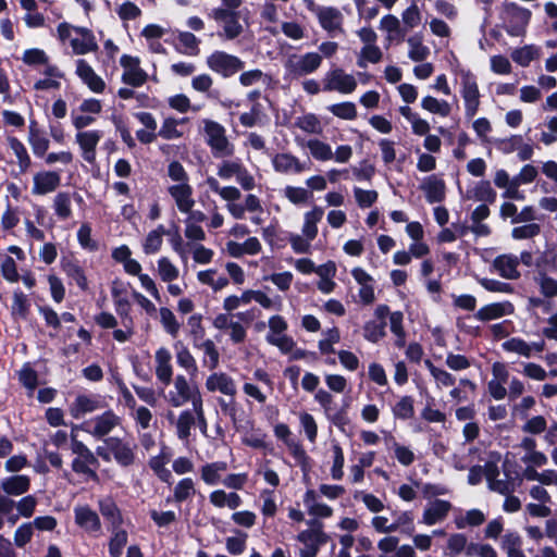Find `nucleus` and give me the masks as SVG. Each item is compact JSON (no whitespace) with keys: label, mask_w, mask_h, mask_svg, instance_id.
Wrapping results in <instances>:
<instances>
[{"label":"nucleus","mask_w":557,"mask_h":557,"mask_svg":"<svg viewBox=\"0 0 557 557\" xmlns=\"http://www.w3.org/2000/svg\"><path fill=\"white\" fill-rule=\"evenodd\" d=\"M173 381V388L164 394V400L174 408L191 404L195 413L202 419V396L199 387L189 382L183 374H177Z\"/></svg>","instance_id":"obj_1"},{"label":"nucleus","mask_w":557,"mask_h":557,"mask_svg":"<svg viewBox=\"0 0 557 557\" xmlns=\"http://www.w3.org/2000/svg\"><path fill=\"white\" fill-rule=\"evenodd\" d=\"M455 84L463 101L465 115L469 119L473 117L481 104V91L479 88L476 75L469 69L456 67L454 70Z\"/></svg>","instance_id":"obj_2"},{"label":"nucleus","mask_w":557,"mask_h":557,"mask_svg":"<svg viewBox=\"0 0 557 557\" xmlns=\"http://www.w3.org/2000/svg\"><path fill=\"white\" fill-rule=\"evenodd\" d=\"M322 65V55L315 51L290 53L283 61L284 78L296 81L314 74Z\"/></svg>","instance_id":"obj_3"},{"label":"nucleus","mask_w":557,"mask_h":557,"mask_svg":"<svg viewBox=\"0 0 557 557\" xmlns=\"http://www.w3.org/2000/svg\"><path fill=\"white\" fill-rule=\"evenodd\" d=\"M205 141L214 158H230L234 154L235 146L227 138L226 128L209 119L202 120Z\"/></svg>","instance_id":"obj_4"},{"label":"nucleus","mask_w":557,"mask_h":557,"mask_svg":"<svg viewBox=\"0 0 557 557\" xmlns=\"http://www.w3.org/2000/svg\"><path fill=\"white\" fill-rule=\"evenodd\" d=\"M531 18V11L515 2H505L500 10L503 28L510 36H521Z\"/></svg>","instance_id":"obj_5"},{"label":"nucleus","mask_w":557,"mask_h":557,"mask_svg":"<svg viewBox=\"0 0 557 557\" xmlns=\"http://www.w3.org/2000/svg\"><path fill=\"white\" fill-rule=\"evenodd\" d=\"M307 529L298 533L297 541L304 545L299 550V557H317L320 547L327 542V536L323 532V524L318 520H310Z\"/></svg>","instance_id":"obj_6"},{"label":"nucleus","mask_w":557,"mask_h":557,"mask_svg":"<svg viewBox=\"0 0 557 557\" xmlns=\"http://www.w3.org/2000/svg\"><path fill=\"white\" fill-rule=\"evenodd\" d=\"M206 64L212 72L228 78L240 72L245 62L234 54L215 50L207 57Z\"/></svg>","instance_id":"obj_7"},{"label":"nucleus","mask_w":557,"mask_h":557,"mask_svg":"<svg viewBox=\"0 0 557 557\" xmlns=\"http://www.w3.org/2000/svg\"><path fill=\"white\" fill-rule=\"evenodd\" d=\"M323 91H336L342 95L352 94L358 82L352 74L346 73L342 67H335L327 71L322 79Z\"/></svg>","instance_id":"obj_8"},{"label":"nucleus","mask_w":557,"mask_h":557,"mask_svg":"<svg viewBox=\"0 0 557 557\" xmlns=\"http://www.w3.org/2000/svg\"><path fill=\"white\" fill-rule=\"evenodd\" d=\"M104 445L112 454L113 459L121 467H129L135 461L136 444L120 437H109L104 441Z\"/></svg>","instance_id":"obj_9"},{"label":"nucleus","mask_w":557,"mask_h":557,"mask_svg":"<svg viewBox=\"0 0 557 557\" xmlns=\"http://www.w3.org/2000/svg\"><path fill=\"white\" fill-rule=\"evenodd\" d=\"M120 64L123 67L122 82L124 84L132 87H140L147 82L149 76L140 67L139 58L123 54L120 59Z\"/></svg>","instance_id":"obj_10"},{"label":"nucleus","mask_w":557,"mask_h":557,"mask_svg":"<svg viewBox=\"0 0 557 557\" xmlns=\"http://www.w3.org/2000/svg\"><path fill=\"white\" fill-rule=\"evenodd\" d=\"M103 134L98 129L82 131L75 134V143L77 144L83 160L89 164L96 162L97 146L99 145Z\"/></svg>","instance_id":"obj_11"},{"label":"nucleus","mask_w":557,"mask_h":557,"mask_svg":"<svg viewBox=\"0 0 557 557\" xmlns=\"http://www.w3.org/2000/svg\"><path fill=\"white\" fill-rule=\"evenodd\" d=\"M106 407L104 399L98 394H81L71 403L69 410L74 419H81L88 413Z\"/></svg>","instance_id":"obj_12"},{"label":"nucleus","mask_w":557,"mask_h":557,"mask_svg":"<svg viewBox=\"0 0 557 557\" xmlns=\"http://www.w3.org/2000/svg\"><path fill=\"white\" fill-rule=\"evenodd\" d=\"M75 523L86 533L98 536L102 531V523L96 510L88 505L74 507Z\"/></svg>","instance_id":"obj_13"},{"label":"nucleus","mask_w":557,"mask_h":557,"mask_svg":"<svg viewBox=\"0 0 557 557\" xmlns=\"http://www.w3.org/2000/svg\"><path fill=\"white\" fill-rule=\"evenodd\" d=\"M271 163L273 170L283 175H298L309 169L306 162L290 152L274 153Z\"/></svg>","instance_id":"obj_14"},{"label":"nucleus","mask_w":557,"mask_h":557,"mask_svg":"<svg viewBox=\"0 0 557 557\" xmlns=\"http://www.w3.org/2000/svg\"><path fill=\"white\" fill-rule=\"evenodd\" d=\"M122 419L112 410L104 411L85 423V430L95 437H103L119 426Z\"/></svg>","instance_id":"obj_15"},{"label":"nucleus","mask_w":557,"mask_h":557,"mask_svg":"<svg viewBox=\"0 0 557 557\" xmlns=\"http://www.w3.org/2000/svg\"><path fill=\"white\" fill-rule=\"evenodd\" d=\"M317 18L321 28L331 37L344 34V15L339 9L324 5L318 10Z\"/></svg>","instance_id":"obj_16"},{"label":"nucleus","mask_w":557,"mask_h":557,"mask_svg":"<svg viewBox=\"0 0 557 557\" xmlns=\"http://www.w3.org/2000/svg\"><path fill=\"white\" fill-rule=\"evenodd\" d=\"M451 509L453 504L450 502L435 498L425 505L419 523L426 527L442 523L446 520Z\"/></svg>","instance_id":"obj_17"},{"label":"nucleus","mask_w":557,"mask_h":557,"mask_svg":"<svg viewBox=\"0 0 557 557\" xmlns=\"http://www.w3.org/2000/svg\"><path fill=\"white\" fill-rule=\"evenodd\" d=\"M209 16L221 25L222 32L220 33V36L227 40L237 38L244 32V27L239 22V13L211 11Z\"/></svg>","instance_id":"obj_18"},{"label":"nucleus","mask_w":557,"mask_h":557,"mask_svg":"<svg viewBox=\"0 0 557 557\" xmlns=\"http://www.w3.org/2000/svg\"><path fill=\"white\" fill-rule=\"evenodd\" d=\"M205 387L209 393H220L234 398L237 394L235 380L225 372H212L205 381Z\"/></svg>","instance_id":"obj_19"},{"label":"nucleus","mask_w":557,"mask_h":557,"mask_svg":"<svg viewBox=\"0 0 557 557\" xmlns=\"http://www.w3.org/2000/svg\"><path fill=\"white\" fill-rule=\"evenodd\" d=\"M61 185V174L58 171L44 170L34 174L32 194L45 196L53 193Z\"/></svg>","instance_id":"obj_20"},{"label":"nucleus","mask_w":557,"mask_h":557,"mask_svg":"<svg viewBox=\"0 0 557 557\" xmlns=\"http://www.w3.org/2000/svg\"><path fill=\"white\" fill-rule=\"evenodd\" d=\"M75 36L71 38V47L74 54L84 55L96 52L99 49L94 33L86 27H75Z\"/></svg>","instance_id":"obj_21"},{"label":"nucleus","mask_w":557,"mask_h":557,"mask_svg":"<svg viewBox=\"0 0 557 557\" xmlns=\"http://www.w3.org/2000/svg\"><path fill=\"white\" fill-rule=\"evenodd\" d=\"M75 74L95 94H102L106 89L104 81L95 72L84 59L75 61Z\"/></svg>","instance_id":"obj_22"},{"label":"nucleus","mask_w":557,"mask_h":557,"mask_svg":"<svg viewBox=\"0 0 557 557\" xmlns=\"http://www.w3.org/2000/svg\"><path fill=\"white\" fill-rule=\"evenodd\" d=\"M515 313V306L508 300L499 302H491L482 306L473 315L481 322H490L492 320L502 319Z\"/></svg>","instance_id":"obj_23"},{"label":"nucleus","mask_w":557,"mask_h":557,"mask_svg":"<svg viewBox=\"0 0 557 557\" xmlns=\"http://www.w3.org/2000/svg\"><path fill=\"white\" fill-rule=\"evenodd\" d=\"M156 377L163 385H169L173 377L172 354L166 347H160L154 352Z\"/></svg>","instance_id":"obj_24"},{"label":"nucleus","mask_w":557,"mask_h":557,"mask_svg":"<svg viewBox=\"0 0 557 557\" xmlns=\"http://www.w3.org/2000/svg\"><path fill=\"white\" fill-rule=\"evenodd\" d=\"M518 256L512 253L499 255L492 263L494 271L505 280H518L520 277L521 274L518 270Z\"/></svg>","instance_id":"obj_25"},{"label":"nucleus","mask_w":557,"mask_h":557,"mask_svg":"<svg viewBox=\"0 0 557 557\" xmlns=\"http://www.w3.org/2000/svg\"><path fill=\"white\" fill-rule=\"evenodd\" d=\"M168 193L175 201L180 212H188L195 206L193 198V187L189 182L182 184H172L168 187Z\"/></svg>","instance_id":"obj_26"},{"label":"nucleus","mask_w":557,"mask_h":557,"mask_svg":"<svg viewBox=\"0 0 557 557\" xmlns=\"http://www.w3.org/2000/svg\"><path fill=\"white\" fill-rule=\"evenodd\" d=\"M304 504L309 516L315 519H327L333 516V508L320 499L319 494L313 490L306 491Z\"/></svg>","instance_id":"obj_27"},{"label":"nucleus","mask_w":557,"mask_h":557,"mask_svg":"<svg viewBox=\"0 0 557 557\" xmlns=\"http://www.w3.org/2000/svg\"><path fill=\"white\" fill-rule=\"evenodd\" d=\"M195 411L185 409L182 410L175 418L173 412L168 413V419L175 425V433L181 441H187L190 435V430L196 423Z\"/></svg>","instance_id":"obj_28"},{"label":"nucleus","mask_w":557,"mask_h":557,"mask_svg":"<svg viewBox=\"0 0 557 557\" xmlns=\"http://www.w3.org/2000/svg\"><path fill=\"white\" fill-rule=\"evenodd\" d=\"M425 199L430 203L441 202L445 198V182L437 175L426 176L421 184Z\"/></svg>","instance_id":"obj_29"},{"label":"nucleus","mask_w":557,"mask_h":557,"mask_svg":"<svg viewBox=\"0 0 557 557\" xmlns=\"http://www.w3.org/2000/svg\"><path fill=\"white\" fill-rule=\"evenodd\" d=\"M98 508L101 516L108 521L110 530L122 528L123 516L112 497L107 496L98 499Z\"/></svg>","instance_id":"obj_30"},{"label":"nucleus","mask_w":557,"mask_h":557,"mask_svg":"<svg viewBox=\"0 0 557 557\" xmlns=\"http://www.w3.org/2000/svg\"><path fill=\"white\" fill-rule=\"evenodd\" d=\"M99 465L98 459L94 455V453L85 454L83 456H77L72 461V470L77 474H83L86 479H89L94 482L99 481V476L95 471L94 467Z\"/></svg>","instance_id":"obj_31"},{"label":"nucleus","mask_w":557,"mask_h":557,"mask_svg":"<svg viewBox=\"0 0 557 557\" xmlns=\"http://www.w3.org/2000/svg\"><path fill=\"white\" fill-rule=\"evenodd\" d=\"M7 143L16 159L18 173H26L32 166V158L26 146L15 136H8Z\"/></svg>","instance_id":"obj_32"},{"label":"nucleus","mask_w":557,"mask_h":557,"mask_svg":"<svg viewBox=\"0 0 557 557\" xmlns=\"http://www.w3.org/2000/svg\"><path fill=\"white\" fill-rule=\"evenodd\" d=\"M76 198L77 201H82L83 198L77 194H70L69 191H60L53 197L52 208L54 214L59 220H67L72 216V199Z\"/></svg>","instance_id":"obj_33"},{"label":"nucleus","mask_w":557,"mask_h":557,"mask_svg":"<svg viewBox=\"0 0 557 557\" xmlns=\"http://www.w3.org/2000/svg\"><path fill=\"white\" fill-rule=\"evenodd\" d=\"M297 143L301 147H306L311 157L317 161L326 162L333 159L332 147L319 138H310L302 143L297 140Z\"/></svg>","instance_id":"obj_34"},{"label":"nucleus","mask_w":557,"mask_h":557,"mask_svg":"<svg viewBox=\"0 0 557 557\" xmlns=\"http://www.w3.org/2000/svg\"><path fill=\"white\" fill-rule=\"evenodd\" d=\"M30 479L27 475H12L1 481V490L9 496H20L28 492Z\"/></svg>","instance_id":"obj_35"},{"label":"nucleus","mask_w":557,"mask_h":557,"mask_svg":"<svg viewBox=\"0 0 557 557\" xmlns=\"http://www.w3.org/2000/svg\"><path fill=\"white\" fill-rule=\"evenodd\" d=\"M61 268L66 276L74 282L79 289L87 290L88 289V281L85 275L84 269L79 265L77 260L74 259H63L61 261Z\"/></svg>","instance_id":"obj_36"},{"label":"nucleus","mask_w":557,"mask_h":557,"mask_svg":"<svg viewBox=\"0 0 557 557\" xmlns=\"http://www.w3.org/2000/svg\"><path fill=\"white\" fill-rule=\"evenodd\" d=\"M465 197L468 200L493 203L496 200V191L492 188L490 182L480 181L467 190Z\"/></svg>","instance_id":"obj_37"},{"label":"nucleus","mask_w":557,"mask_h":557,"mask_svg":"<svg viewBox=\"0 0 557 557\" xmlns=\"http://www.w3.org/2000/svg\"><path fill=\"white\" fill-rule=\"evenodd\" d=\"M227 470L225 461L206 463L200 468V478L207 485L222 483V474Z\"/></svg>","instance_id":"obj_38"},{"label":"nucleus","mask_w":557,"mask_h":557,"mask_svg":"<svg viewBox=\"0 0 557 557\" xmlns=\"http://www.w3.org/2000/svg\"><path fill=\"white\" fill-rule=\"evenodd\" d=\"M324 215V209L314 206L310 211L305 212L301 233L308 238H315L318 235V224Z\"/></svg>","instance_id":"obj_39"},{"label":"nucleus","mask_w":557,"mask_h":557,"mask_svg":"<svg viewBox=\"0 0 557 557\" xmlns=\"http://www.w3.org/2000/svg\"><path fill=\"white\" fill-rule=\"evenodd\" d=\"M485 520L486 515L481 509L473 508L457 515L454 522L457 529L462 530L479 527L483 524Z\"/></svg>","instance_id":"obj_40"},{"label":"nucleus","mask_w":557,"mask_h":557,"mask_svg":"<svg viewBox=\"0 0 557 557\" xmlns=\"http://www.w3.org/2000/svg\"><path fill=\"white\" fill-rule=\"evenodd\" d=\"M209 500L216 508L227 507L230 509H236L243 503L242 497L237 493H226L223 490H215L211 492Z\"/></svg>","instance_id":"obj_41"},{"label":"nucleus","mask_w":557,"mask_h":557,"mask_svg":"<svg viewBox=\"0 0 557 557\" xmlns=\"http://www.w3.org/2000/svg\"><path fill=\"white\" fill-rule=\"evenodd\" d=\"M195 347L203 354L202 366L210 371L215 370L220 362V354L213 341L206 339L201 343H195Z\"/></svg>","instance_id":"obj_42"},{"label":"nucleus","mask_w":557,"mask_h":557,"mask_svg":"<svg viewBox=\"0 0 557 557\" xmlns=\"http://www.w3.org/2000/svg\"><path fill=\"white\" fill-rule=\"evenodd\" d=\"M174 349L177 364L186 370L190 375H195L198 372V367L196 359L189 351L188 347L181 342H177L174 345Z\"/></svg>","instance_id":"obj_43"},{"label":"nucleus","mask_w":557,"mask_h":557,"mask_svg":"<svg viewBox=\"0 0 557 557\" xmlns=\"http://www.w3.org/2000/svg\"><path fill=\"white\" fill-rule=\"evenodd\" d=\"M239 84L243 87H251L253 85L262 84L267 87H271L273 84V77L262 72L259 69H253L243 72L238 77Z\"/></svg>","instance_id":"obj_44"},{"label":"nucleus","mask_w":557,"mask_h":557,"mask_svg":"<svg viewBox=\"0 0 557 557\" xmlns=\"http://www.w3.org/2000/svg\"><path fill=\"white\" fill-rule=\"evenodd\" d=\"M424 366L433 377L436 388L443 389L455 385L456 377L448 371L436 367L430 359L424 360Z\"/></svg>","instance_id":"obj_45"},{"label":"nucleus","mask_w":557,"mask_h":557,"mask_svg":"<svg viewBox=\"0 0 557 557\" xmlns=\"http://www.w3.org/2000/svg\"><path fill=\"white\" fill-rule=\"evenodd\" d=\"M170 461V454L162 449V451L149 460V467L154 472V474L164 483H171L172 473L165 467Z\"/></svg>","instance_id":"obj_46"},{"label":"nucleus","mask_w":557,"mask_h":557,"mask_svg":"<svg viewBox=\"0 0 557 557\" xmlns=\"http://www.w3.org/2000/svg\"><path fill=\"white\" fill-rule=\"evenodd\" d=\"M198 281L210 286L214 292L221 290L228 285V278L219 274L215 269H208L197 273Z\"/></svg>","instance_id":"obj_47"},{"label":"nucleus","mask_w":557,"mask_h":557,"mask_svg":"<svg viewBox=\"0 0 557 557\" xmlns=\"http://www.w3.org/2000/svg\"><path fill=\"white\" fill-rule=\"evenodd\" d=\"M421 108L429 113L446 117L451 113V104L443 99L433 96H425L421 99Z\"/></svg>","instance_id":"obj_48"},{"label":"nucleus","mask_w":557,"mask_h":557,"mask_svg":"<svg viewBox=\"0 0 557 557\" xmlns=\"http://www.w3.org/2000/svg\"><path fill=\"white\" fill-rule=\"evenodd\" d=\"M385 443L388 449H393L394 456L400 465L408 467L413 463L414 454L409 447L397 443L392 435L386 437Z\"/></svg>","instance_id":"obj_49"},{"label":"nucleus","mask_w":557,"mask_h":557,"mask_svg":"<svg viewBox=\"0 0 557 557\" xmlns=\"http://www.w3.org/2000/svg\"><path fill=\"white\" fill-rule=\"evenodd\" d=\"M164 234H166V232L163 225H159L157 228L150 231L143 242V251L148 256L160 251Z\"/></svg>","instance_id":"obj_50"},{"label":"nucleus","mask_w":557,"mask_h":557,"mask_svg":"<svg viewBox=\"0 0 557 557\" xmlns=\"http://www.w3.org/2000/svg\"><path fill=\"white\" fill-rule=\"evenodd\" d=\"M380 28L387 33V39H404L406 33L403 28L400 20L392 14L384 15L380 21Z\"/></svg>","instance_id":"obj_51"},{"label":"nucleus","mask_w":557,"mask_h":557,"mask_svg":"<svg viewBox=\"0 0 557 557\" xmlns=\"http://www.w3.org/2000/svg\"><path fill=\"white\" fill-rule=\"evenodd\" d=\"M382 58L383 52L376 44L363 46L357 55V65L360 69H366L369 63L376 64Z\"/></svg>","instance_id":"obj_52"},{"label":"nucleus","mask_w":557,"mask_h":557,"mask_svg":"<svg viewBox=\"0 0 557 557\" xmlns=\"http://www.w3.org/2000/svg\"><path fill=\"white\" fill-rule=\"evenodd\" d=\"M157 273L163 283H171L178 278L180 269L168 257L157 260Z\"/></svg>","instance_id":"obj_53"},{"label":"nucleus","mask_w":557,"mask_h":557,"mask_svg":"<svg viewBox=\"0 0 557 557\" xmlns=\"http://www.w3.org/2000/svg\"><path fill=\"white\" fill-rule=\"evenodd\" d=\"M295 126L311 135H321L323 125L320 119L313 113H307L295 120Z\"/></svg>","instance_id":"obj_54"},{"label":"nucleus","mask_w":557,"mask_h":557,"mask_svg":"<svg viewBox=\"0 0 557 557\" xmlns=\"http://www.w3.org/2000/svg\"><path fill=\"white\" fill-rule=\"evenodd\" d=\"M502 547L507 557H527L522 550V540L517 532H508L504 535Z\"/></svg>","instance_id":"obj_55"},{"label":"nucleus","mask_w":557,"mask_h":557,"mask_svg":"<svg viewBox=\"0 0 557 557\" xmlns=\"http://www.w3.org/2000/svg\"><path fill=\"white\" fill-rule=\"evenodd\" d=\"M392 412L395 419L409 420L414 416V399L406 395L398 399L393 406Z\"/></svg>","instance_id":"obj_56"},{"label":"nucleus","mask_w":557,"mask_h":557,"mask_svg":"<svg viewBox=\"0 0 557 557\" xmlns=\"http://www.w3.org/2000/svg\"><path fill=\"white\" fill-rule=\"evenodd\" d=\"M110 532L109 554L111 557H121L123 549L127 544V532L122 528L111 529Z\"/></svg>","instance_id":"obj_57"},{"label":"nucleus","mask_w":557,"mask_h":557,"mask_svg":"<svg viewBox=\"0 0 557 557\" xmlns=\"http://www.w3.org/2000/svg\"><path fill=\"white\" fill-rule=\"evenodd\" d=\"M196 494L195 482L191 478L180 480L173 490V498L176 503H183L193 498Z\"/></svg>","instance_id":"obj_58"},{"label":"nucleus","mask_w":557,"mask_h":557,"mask_svg":"<svg viewBox=\"0 0 557 557\" xmlns=\"http://www.w3.org/2000/svg\"><path fill=\"white\" fill-rule=\"evenodd\" d=\"M27 141L36 158H42L50 147L49 138L42 132H32L27 135Z\"/></svg>","instance_id":"obj_59"},{"label":"nucleus","mask_w":557,"mask_h":557,"mask_svg":"<svg viewBox=\"0 0 557 557\" xmlns=\"http://www.w3.org/2000/svg\"><path fill=\"white\" fill-rule=\"evenodd\" d=\"M186 121L187 119L176 120L174 117H166L163 120L157 134L166 140L177 139L183 136V132L178 129V125Z\"/></svg>","instance_id":"obj_60"},{"label":"nucleus","mask_w":557,"mask_h":557,"mask_svg":"<svg viewBox=\"0 0 557 557\" xmlns=\"http://www.w3.org/2000/svg\"><path fill=\"white\" fill-rule=\"evenodd\" d=\"M114 309L122 320V324H134V319L131 315V304L126 297H122L115 288L112 289Z\"/></svg>","instance_id":"obj_61"},{"label":"nucleus","mask_w":557,"mask_h":557,"mask_svg":"<svg viewBox=\"0 0 557 557\" xmlns=\"http://www.w3.org/2000/svg\"><path fill=\"white\" fill-rule=\"evenodd\" d=\"M341 341L339 330L335 326L324 330L322 338L318 343L319 350L322 355L335 352L334 345Z\"/></svg>","instance_id":"obj_62"},{"label":"nucleus","mask_w":557,"mask_h":557,"mask_svg":"<svg viewBox=\"0 0 557 557\" xmlns=\"http://www.w3.org/2000/svg\"><path fill=\"white\" fill-rule=\"evenodd\" d=\"M534 281L545 298H554L557 296V280L548 276L545 272H537Z\"/></svg>","instance_id":"obj_63"},{"label":"nucleus","mask_w":557,"mask_h":557,"mask_svg":"<svg viewBox=\"0 0 557 557\" xmlns=\"http://www.w3.org/2000/svg\"><path fill=\"white\" fill-rule=\"evenodd\" d=\"M557 263V249L548 247L535 259V268L537 272H545L554 270Z\"/></svg>","instance_id":"obj_64"}]
</instances>
